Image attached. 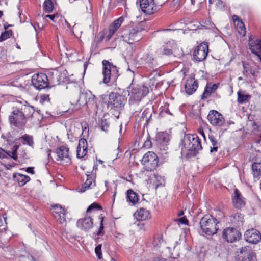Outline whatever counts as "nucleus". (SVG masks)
<instances>
[{
	"label": "nucleus",
	"mask_w": 261,
	"mask_h": 261,
	"mask_svg": "<svg viewBox=\"0 0 261 261\" xmlns=\"http://www.w3.org/2000/svg\"><path fill=\"white\" fill-rule=\"evenodd\" d=\"M76 224L81 230L87 231L92 228L93 222L91 217L89 216L79 219Z\"/></svg>",
	"instance_id": "obj_23"
},
{
	"label": "nucleus",
	"mask_w": 261,
	"mask_h": 261,
	"mask_svg": "<svg viewBox=\"0 0 261 261\" xmlns=\"http://www.w3.org/2000/svg\"><path fill=\"white\" fill-rule=\"evenodd\" d=\"M128 92L130 99L138 101L148 94L149 88L144 85H136L132 83L128 87Z\"/></svg>",
	"instance_id": "obj_4"
},
{
	"label": "nucleus",
	"mask_w": 261,
	"mask_h": 261,
	"mask_svg": "<svg viewBox=\"0 0 261 261\" xmlns=\"http://www.w3.org/2000/svg\"><path fill=\"white\" fill-rule=\"evenodd\" d=\"M219 222L211 215H204L200 220L199 225L200 228L206 234L213 235L219 229Z\"/></svg>",
	"instance_id": "obj_3"
},
{
	"label": "nucleus",
	"mask_w": 261,
	"mask_h": 261,
	"mask_svg": "<svg viewBox=\"0 0 261 261\" xmlns=\"http://www.w3.org/2000/svg\"><path fill=\"white\" fill-rule=\"evenodd\" d=\"M153 261H166V260L163 258L157 257L154 258Z\"/></svg>",
	"instance_id": "obj_56"
},
{
	"label": "nucleus",
	"mask_w": 261,
	"mask_h": 261,
	"mask_svg": "<svg viewBox=\"0 0 261 261\" xmlns=\"http://www.w3.org/2000/svg\"><path fill=\"white\" fill-rule=\"evenodd\" d=\"M151 145H152L151 141L150 139H147L145 141L144 144V147L146 148H150L151 147Z\"/></svg>",
	"instance_id": "obj_52"
},
{
	"label": "nucleus",
	"mask_w": 261,
	"mask_h": 261,
	"mask_svg": "<svg viewBox=\"0 0 261 261\" xmlns=\"http://www.w3.org/2000/svg\"><path fill=\"white\" fill-rule=\"evenodd\" d=\"M232 203L234 206L241 208L245 205V198L242 196L238 189H236L232 196Z\"/></svg>",
	"instance_id": "obj_22"
},
{
	"label": "nucleus",
	"mask_w": 261,
	"mask_h": 261,
	"mask_svg": "<svg viewBox=\"0 0 261 261\" xmlns=\"http://www.w3.org/2000/svg\"><path fill=\"white\" fill-rule=\"evenodd\" d=\"M19 148V146L17 145H14L12 148V151H9L7 154L13 158L15 161L17 160V151Z\"/></svg>",
	"instance_id": "obj_40"
},
{
	"label": "nucleus",
	"mask_w": 261,
	"mask_h": 261,
	"mask_svg": "<svg viewBox=\"0 0 261 261\" xmlns=\"http://www.w3.org/2000/svg\"><path fill=\"white\" fill-rule=\"evenodd\" d=\"M184 214V212L182 211L180 212V213H179L178 214V216H182V215Z\"/></svg>",
	"instance_id": "obj_62"
},
{
	"label": "nucleus",
	"mask_w": 261,
	"mask_h": 261,
	"mask_svg": "<svg viewBox=\"0 0 261 261\" xmlns=\"http://www.w3.org/2000/svg\"><path fill=\"white\" fill-rule=\"evenodd\" d=\"M101 210V206L97 203L94 202L89 206L87 210V213L91 212L93 210Z\"/></svg>",
	"instance_id": "obj_42"
},
{
	"label": "nucleus",
	"mask_w": 261,
	"mask_h": 261,
	"mask_svg": "<svg viewBox=\"0 0 261 261\" xmlns=\"http://www.w3.org/2000/svg\"><path fill=\"white\" fill-rule=\"evenodd\" d=\"M26 171L28 173H31V174H34V168L33 167H28L26 169Z\"/></svg>",
	"instance_id": "obj_54"
},
{
	"label": "nucleus",
	"mask_w": 261,
	"mask_h": 261,
	"mask_svg": "<svg viewBox=\"0 0 261 261\" xmlns=\"http://www.w3.org/2000/svg\"><path fill=\"white\" fill-rule=\"evenodd\" d=\"M160 51L162 55H170L172 54V49L168 44L163 45L160 48Z\"/></svg>",
	"instance_id": "obj_39"
},
{
	"label": "nucleus",
	"mask_w": 261,
	"mask_h": 261,
	"mask_svg": "<svg viewBox=\"0 0 261 261\" xmlns=\"http://www.w3.org/2000/svg\"><path fill=\"white\" fill-rule=\"evenodd\" d=\"M210 123L215 127H221L225 124V120L223 116L216 110H211L207 115Z\"/></svg>",
	"instance_id": "obj_9"
},
{
	"label": "nucleus",
	"mask_w": 261,
	"mask_h": 261,
	"mask_svg": "<svg viewBox=\"0 0 261 261\" xmlns=\"http://www.w3.org/2000/svg\"><path fill=\"white\" fill-rule=\"evenodd\" d=\"M199 133L201 134V135L205 139V136L203 130H199Z\"/></svg>",
	"instance_id": "obj_57"
},
{
	"label": "nucleus",
	"mask_w": 261,
	"mask_h": 261,
	"mask_svg": "<svg viewBox=\"0 0 261 261\" xmlns=\"http://www.w3.org/2000/svg\"><path fill=\"white\" fill-rule=\"evenodd\" d=\"M88 152V144L87 140L84 138L79 140L76 148V156L81 159L84 157Z\"/></svg>",
	"instance_id": "obj_24"
},
{
	"label": "nucleus",
	"mask_w": 261,
	"mask_h": 261,
	"mask_svg": "<svg viewBox=\"0 0 261 261\" xmlns=\"http://www.w3.org/2000/svg\"><path fill=\"white\" fill-rule=\"evenodd\" d=\"M164 243L163 238L161 236L156 237L153 240V244L154 246L160 248Z\"/></svg>",
	"instance_id": "obj_41"
},
{
	"label": "nucleus",
	"mask_w": 261,
	"mask_h": 261,
	"mask_svg": "<svg viewBox=\"0 0 261 261\" xmlns=\"http://www.w3.org/2000/svg\"><path fill=\"white\" fill-rule=\"evenodd\" d=\"M141 163L146 166L148 170L152 171L158 166V158L153 152L148 151L143 155Z\"/></svg>",
	"instance_id": "obj_6"
},
{
	"label": "nucleus",
	"mask_w": 261,
	"mask_h": 261,
	"mask_svg": "<svg viewBox=\"0 0 261 261\" xmlns=\"http://www.w3.org/2000/svg\"><path fill=\"white\" fill-rule=\"evenodd\" d=\"M13 178L14 180L17 182L20 187L23 186L30 180V177L29 176L18 173L13 174Z\"/></svg>",
	"instance_id": "obj_27"
},
{
	"label": "nucleus",
	"mask_w": 261,
	"mask_h": 261,
	"mask_svg": "<svg viewBox=\"0 0 261 261\" xmlns=\"http://www.w3.org/2000/svg\"><path fill=\"white\" fill-rule=\"evenodd\" d=\"M57 15H49L47 14L45 16V18H48L50 19H51L53 21L56 22V20L55 19Z\"/></svg>",
	"instance_id": "obj_53"
},
{
	"label": "nucleus",
	"mask_w": 261,
	"mask_h": 261,
	"mask_svg": "<svg viewBox=\"0 0 261 261\" xmlns=\"http://www.w3.org/2000/svg\"><path fill=\"white\" fill-rule=\"evenodd\" d=\"M51 211L53 213L58 215L59 219L65 220V210L60 205L55 204L51 206Z\"/></svg>",
	"instance_id": "obj_30"
},
{
	"label": "nucleus",
	"mask_w": 261,
	"mask_h": 261,
	"mask_svg": "<svg viewBox=\"0 0 261 261\" xmlns=\"http://www.w3.org/2000/svg\"><path fill=\"white\" fill-rule=\"evenodd\" d=\"M145 29L141 23L133 24L124 27L121 31L117 33L118 38H122L123 41L132 44L135 42H138L142 38V31Z\"/></svg>",
	"instance_id": "obj_1"
},
{
	"label": "nucleus",
	"mask_w": 261,
	"mask_h": 261,
	"mask_svg": "<svg viewBox=\"0 0 261 261\" xmlns=\"http://www.w3.org/2000/svg\"><path fill=\"white\" fill-rule=\"evenodd\" d=\"M241 233L236 228L228 227L223 231L222 237L227 242L233 243L239 240Z\"/></svg>",
	"instance_id": "obj_12"
},
{
	"label": "nucleus",
	"mask_w": 261,
	"mask_h": 261,
	"mask_svg": "<svg viewBox=\"0 0 261 261\" xmlns=\"http://www.w3.org/2000/svg\"><path fill=\"white\" fill-rule=\"evenodd\" d=\"M4 28L5 29V31L3 32H2L1 35H0V42L3 41L7 39L10 37V36L12 34V32L11 30H8L7 27L4 25Z\"/></svg>",
	"instance_id": "obj_38"
},
{
	"label": "nucleus",
	"mask_w": 261,
	"mask_h": 261,
	"mask_svg": "<svg viewBox=\"0 0 261 261\" xmlns=\"http://www.w3.org/2000/svg\"><path fill=\"white\" fill-rule=\"evenodd\" d=\"M254 253L249 246L242 247L236 257L237 261H251Z\"/></svg>",
	"instance_id": "obj_16"
},
{
	"label": "nucleus",
	"mask_w": 261,
	"mask_h": 261,
	"mask_svg": "<svg viewBox=\"0 0 261 261\" xmlns=\"http://www.w3.org/2000/svg\"><path fill=\"white\" fill-rule=\"evenodd\" d=\"M196 3V0H191V3L192 5H195Z\"/></svg>",
	"instance_id": "obj_61"
},
{
	"label": "nucleus",
	"mask_w": 261,
	"mask_h": 261,
	"mask_svg": "<svg viewBox=\"0 0 261 261\" xmlns=\"http://www.w3.org/2000/svg\"><path fill=\"white\" fill-rule=\"evenodd\" d=\"M101 129L102 130H104L105 132L107 131L108 128L109 127V125L106 122V120H102L101 123Z\"/></svg>",
	"instance_id": "obj_49"
},
{
	"label": "nucleus",
	"mask_w": 261,
	"mask_h": 261,
	"mask_svg": "<svg viewBox=\"0 0 261 261\" xmlns=\"http://www.w3.org/2000/svg\"><path fill=\"white\" fill-rule=\"evenodd\" d=\"M208 138L211 141L212 146L211 147V152H217L218 148V143L217 140L213 135H209Z\"/></svg>",
	"instance_id": "obj_34"
},
{
	"label": "nucleus",
	"mask_w": 261,
	"mask_h": 261,
	"mask_svg": "<svg viewBox=\"0 0 261 261\" xmlns=\"http://www.w3.org/2000/svg\"><path fill=\"white\" fill-rule=\"evenodd\" d=\"M233 219H234L233 220V223H235V220H238V223H237V224L238 225H242V223H243V217H242V215H241V214L237 213V214H234V215L233 216Z\"/></svg>",
	"instance_id": "obj_45"
},
{
	"label": "nucleus",
	"mask_w": 261,
	"mask_h": 261,
	"mask_svg": "<svg viewBox=\"0 0 261 261\" xmlns=\"http://www.w3.org/2000/svg\"><path fill=\"white\" fill-rule=\"evenodd\" d=\"M60 74H61L60 73H59V72H57L56 73V75L57 76V81L58 82L60 81V80L58 79V77L60 76ZM58 84H59V82H58Z\"/></svg>",
	"instance_id": "obj_60"
},
{
	"label": "nucleus",
	"mask_w": 261,
	"mask_h": 261,
	"mask_svg": "<svg viewBox=\"0 0 261 261\" xmlns=\"http://www.w3.org/2000/svg\"><path fill=\"white\" fill-rule=\"evenodd\" d=\"M43 10L48 12H51L54 8V5L51 0H45L43 4Z\"/></svg>",
	"instance_id": "obj_36"
},
{
	"label": "nucleus",
	"mask_w": 261,
	"mask_h": 261,
	"mask_svg": "<svg viewBox=\"0 0 261 261\" xmlns=\"http://www.w3.org/2000/svg\"><path fill=\"white\" fill-rule=\"evenodd\" d=\"M99 219H100V226L99 227V229L97 233V235H102L103 233L102 232V230L103 229V217L100 215L99 216Z\"/></svg>",
	"instance_id": "obj_47"
},
{
	"label": "nucleus",
	"mask_w": 261,
	"mask_h": 261,
	"mask_svg": "<svg viewBox=\"0 0 261 261\" xmlns=\"http://www.w3.org/2000/svg\"><path fill=\"white\" fill-rule=\"evenodd\" d=\"M238 80H239V81H241V80H243V78H242V77H239L238 78Z\"/></svg>",
	"instance_id": "obj_64"
},
{
	"label": "nucleus",
	"mask_w": 261,
	"mask_h": 261,
	"mask_svg": "<svg viewBox=\"0 0 261 261\" xmlns=\"http://www.w3.org/2000/svg\"><path fill=\"white\" fill-rule=\"evenodd\" d=\"M219 84H208L205 87L204 91L201 95V98L202 99H206L210 95L215 92V91L218 88Z\"/></svg>",
	"instance_id": "obj_28"
},
{
	"label": "nucleus",
	"mask_w": 261,
	"mask_h": 261,
	"mask_svg": "<svg viewBox=\"0 0 261 261\" xmlns=\"http://www.w3.org/2000/svg\"><path fill=\"white\" fill-rule=\"evenodd\" d=\"M19 139L23 140L24 141L23 144H27L28 146L33 148L34 142L33 137L32 135L24 134L21 136Z\"/></svg>",
	"instance_id": "obj_33"
},
{
	"label": "nucleus",
	"mask_w": 261,
	"mask_h": 261,
	"mask_svg": "<svg viewBox=\"0 0 261 261\" xmlns=\"http://www.w3.org/2000/svg\"><path fill=\"white\" fill-rule=\"evenodd\" d=\"M252 169L254 176L258 177L261 175V163H253L252 166Z\"/></svg>",
	"instance_id": "obj_37"
},
{
	"label": "nucleus",
	"mask_w": 261,
	"mask_h": 261,
	"mask_svg": "<svg viewBox=\"0 0 261 261\" xmlns=\"http://www.w3.org/2000/svg\"><path fill=\"white\" fill-rule=\"evenodd\" d=\"M108 182L107 181H105V184L106 187L108 186Z\"/></svg>",
	"instance_id": "obj_63"
},
{
	"label": "nucleus",
	"mask_w": 261,
	"mask_h": 261,
	"mask_svg": "<svg viewBox=\"0 0 261 261\" xmlns=\"http://www.w3.org/2000/svg\"><path fill=\"white\" fill-rule=\"evenodd\" d=\"M251 96L248 94H244L241 91L238 92V101L239 103H243L247 102Z\"/></svg>",
	"instance_id": "obj_35"
},
{
	"label": "nucleus",
	"mask_w": 261,
	"mask_h": 261,
	"mask_svg": "<svg viewBox=\"0 0 261 261\" xmlns=\"http://www.w3.org/2000/svg\"><path fill=\"white\" fill-rule=\"evenodd\" d=\"M117 3L124 4L125 3L126 0H116Z\"/></svg>",
	"instance_id": "obj_59"
},
{
	"label": "nucleus",
	"mask_w": 261,
	"mask_h": 261,
	"mask_svg": "<svg viewBox=\"0 0 261 261\" xmlns=\"http://www.w3.org/2000/svg\"><path fill=\"white\" fill-rule=\"evenodd\" d=\"M31 82L34 87L38 90L47 88L49 85L47 76L43 73L34 74L32 77Z\"/></svg>",
	"instance_id": "obj_7"
},
{
	"label": "nucleus",
	"mask_w": 261,
	"mask_h": 261,
	"mask_svg": "<svg viewBox=\"0 0 261 261\" xmlns=\"http://www.w3.org/2000/svg\"><path fill=\"white\" fill-rule=\"evenodd\" d=\"M142 11L147 15H151L156 11L154 0H139Z\"/></svg>",
	"instance_id": "obj_19"
},
{
	"label": "nucleus",
	"mask_w": 261,
	"mask_h": 261,
	"mask_svg": "<svg viewBox=\"0 0 261 261\" xmlns=\"http://www.w3.org/2000/svg\"><path fill=\"white\" fill-rule=\"evenodd\" d=\"M10 123L15 127H20L25 123V118L23 113L19 109H14L9 117Z\"/></svg>",
	"instance_id": "obj_8"
},
{
	"label": "nucleus",
	"mask_w": 261,
	"mask_h": 261,
	"mask_svg": "<svg viewBox=\"0 0 261 261\" xmlns=\"http://www.w3.org/2000/svg\"><path fill=\"white\" fill-rule=\"evenodd\" d=\"M248 46L250 51L261 61V40L251 36L248 38Z\"/></svg>",
	"instance_id": "obj_15"
},
{
	"label": "nucleus",
	"mask_w": 261,
	"mask_h": 261,
	"mask_svg": "<svg viewBox=\"0 0 261 261\" xmlns=\"http://www.w3.org/2000/svg\"><path fill=\"white\" fill-rule=\"evenodd\" d=\"M141 63L150 69L156 68L159 64L152 55L149 53H144L140 59Z\"/></svg>",
	"instance_id": "obj_20"
},
{
	"label": "nucleus",
	"mask_w": 261,
	"mask_h": 261,
	"mask_svg": "<svg viewBox=\"0 0 261 261\" xmlns=\"http://www.w3.org/2000/svg\"><path fill=\"white\" fill-rule=\"evenodd\" d=\"M56 160L62 165H67L71 163V158L69 155V148L65 146H60L56 149Z\"/></svg>",
	"instance_id": "obj_10"
},
{
	"label": "nucleus",
	"mask_w": 261,
	"mask_h": 261,
	"mask_svg": "<svg viewBox=\"0 0 261 261\" xmlns=\"http://www.w3.org/2000/svg\"><path fill=\"white\" fill-rule=\"evenodd\" d=\"M101 247H102L101 245L99 244L95 248V253L99 259H101L102 258V252H101Z\"/></svg>",
	"instance_id": "obj_44"
},
{
	"label": "nucleus",
	"mask_w": 261,
	"mask_h": 261,
	"mask_svg": "<svg viewBox=\"0 0 261 261\" xmlns=\"http://www.w3.org/2000/svg\"><path fill=\"white\" fill-rule=\"evenodd\" d=\"M86 103H88L90 105H92L94 106H97V98L94 95H91L89 97L88 101H86Z\"/></svg>",
	"instance_id": "obj_43"
},
{
	"label": "nucleus",
	"mask_w": 261,
	"mask_h": 261,
	"mask_svg": "<svg viewBox=\"0 0 261 261\" xmlns=\"http://www.w3.org/2000/svg\"><path fill=\"white\" fill-rule=\"evenodd\" d=\"M87 180L82 185L81 188L80 189V191L81 192H84L86 190L92 189L95 186V174H91L90 175H87Z\"/></svg>",
	"instance_id": "obj_25"
},
{
	"label": "nucleus",
	"mask_w": 261,
	"mask_h": 261,
	"mask_svg": "<svg viewBox=\"0 0 261 261\" xmlns=\"http://www.w3.org/2000/svg\"><path fill=\"white\" fill-rule=\"evenodd\" d=\"M155 141L158 147L160 150L165 152V154L167 153L168 143L169 141V136L166 132H159L156 135Z\"/></svg>",
	"instance_id": "obj_13"
},
{
	"label": "nucleus",
	"mask_w": 261,
	"mask_h": 261,
	"mask_svg": "<svg viewBox=\"0 0 261 261\" xmlns=\"http://www.w3.org/2000/svg\"><path fill=\"white\" fill-rule=\"evenodd\" d=\"M124 20L123 16H121L118 19L115 20L109 27L108 34L105 37L106 41H109L114 35V34L118 31V29L120 27Z\"/></svg>",
	"instance_id": "obj_17"
},
{
	"label": "nucleus",
	"mask_w": 261,
	"mask_h": 261,
	"mask_svg": "<svg viewBox=\"0 0 261 261\" xmlns=\"http://www.w3.org/2000/svg\"><path fill=\"white\" fill-rule=\"evenodd\" d=\"M109 104L114 108H121L123 107L126 102V98L117 93H111L109 96Z\"/></svg>",
	"instance_id": "obj_11"
},
{
	"label": "nucleus",
	"mask_w": 261,
	"mask_h": 261,
	"mask_svg": "<svg viewBox=\"0 0 261 261\" xmlns=\"http://www.w3.org/2000/svg\"><path fill=\"white\" fill-rule=\"evenodd\" d=\"M198 86L197 81L195 80L193 76L191 75L186 80L185 85V91L188 94L191 95L196 90Z\"/></svg>",
	"instance_id": "obj_21"
},
{
	"label": "nucleus",
	"mask_w": 261,
	"mask_h": 261,
	"mask_svg": "<svg viewBox=\"0 0 261 261\" xmlns=\"http://www.w3.org/2000/svg\"><path fill=\"white\" fill-rule=\"evenodd\" d=\"M243 74L246 79L250 77L251 75L254 77H255V72L250 64L248 63H243Z\"/></svg>",
	"instance_id": "obj_31"
},
{
	"label": "nucleus",
	"mask_w": 261,
	"mask_h": 261,
	"mask_svg": "<svg viewBox=\"0 0 261 261\" xmlns=\"http://www.w3.org/2000/svg\"><path fill=\"white\" fill-rule=\"evenodd\" d=\"M233 19L234 22H236L237 19L239 20L238 17L236 15H234L233 16ZM236 27H237V29L238 30L239 33L240 35H243V36L245 35L246 29H245L244 23L242 21L238 20V22L236 24Z\"/></svg>",
	"instance_id": "obj_32"
},
{
	"label": "nucleus",
	"mask_w": 261,
	"mask_h": 261,
	"mask_svg": "<svg viewBox=\"0 0 261 261\" xmlns=\"http://www.w3.org/2000/svg\"><path fill=\"white\" fill-rule=\"evenodd\" d=\"M102 74L103 75L102 82L109 85L108 83L111 80V72H113V76H114L115 78H117L119 75L118 74V69L116 66L106 60L102 61Z\"/></svg>",
	"instance_id": "obj_5"
},
{
	"label": "nucleus",
	"mask_w": 261,
	"mask_h": 261,
	"mask_svg": "<svg viewBox=\"0 0 261 261\" xmlns=\"http://www.w3.org/2000/svg\"><path fill=\"white\" fill-rule=\"evenodd\" d=\"M82 98L85 99L87 98V93H81L80 95V97L78 98L77 100L76 101L71 102L72 105H76L79 103V105H81V103L80 102V99Z\"/></svg>",
	"instance_id": "obj_48"
},
{
	"label": "nucleus",
	"mask_w": 261,
	"mask_h": 261,
	"mask_svg": "<svg viewBox=\"0 0 261 261\" xmlns=\"http://www.w3.org/2000/svg\"><path fill=\"white\" fill-rule=\"evenodd\" d=\"M176 221H179L182 224H187L188 220L185 217H181L180 219H177L175 220Z\"/></svg>",
	"instance_id": "obj_50"
},
{
	"label": "nucleus",
	"mask_w": 261,
	"mask_h": 261,
	"mask_svg": "<svg viewBox=\"0 0 261 261\" xmlns=\"http://www.w3.org/2000/svg\"><path fill=\"white\" fill-rule=\"evenodd\" d=\"M216 1H218V3H222L221 0H209V3L210 4H213V3H214Z\"/></svg>",
	"instance_id": "obj_58"
},
{
	"label": "nucleus",
	"mask_w": 261,
	"mask_h": 261,
	"mask_svg": "<svg viewBox=\"0 0 261 261\" xmlns=\"http://www.w3.org/2000/svg\"><path fill=\"white\" fill-rule=\"evenodd\" d=\"M134 216L138 221H145L151 219V215L149 211L144 208H139Z\"/></svg>",
	"instance_id": "obj_26"
},
{
	"label": "nucleus",
	"mask_w": 261,
	"mask_h": 261,
	"mask_svg": "<svg viewBox=\"0 0 261 261\" xmlns=\"http://www.w3.org/2000/svg\"><path fill=\"white\" fill-rule=\"evenodd\" d=\"M46 153H47V158H48V159H50V158H51V150L47 149L46 150Z\"/></svg>",
	"instance_id": "obj_55"
},
{
	"label": "nucleus",
	"mask_w": 261,
	"mask_h": 261,
	"mask_svg": "<svg viewBox=\"0 0 261 261\" xmlns=\"http://www.w3.org/2000/svg\"><path fill=\"white\" fill-rule=\"evenodd\" d=\"M244 237L247 242L252 244H257L261 240V233L255 229L247 230L244 234Z\"/></svg>",
	"instance_id": "obj_18"
},
{
	"label": "nucleus",
	"mask_w": 261,
	"mask_h": 261,
	"mask_svg": "<svg viewBox=\"0 0 261 261\" xmlns=\"http://www.w3.org/2000/svg\"><path fill=\"white\" fill-rule=\"evenodd\" d=\"M208 46L207 43H202L199 45L193 53V58L195 60L200 62L205 60L207 57Z\"/></svg>",
	"instance_id": "obj_14"
},
{
	"label": "nucleus",
	"mask_w": 261,
	"mask_h": 261,
	"mask_svg": "<svg viewBox=\"0 0 261 261\" xmlns=\"http://www.w3.org/2000/svg\"><path fill=\"white\" fill-rule=\"evenodd\" d=\"M142 119L145 120L148 123L149 118L151 117V114L147 112L146 110L144 111L142 114Z\"/></svg>",
	"instance_id": "obj_46"
},
{
	"label": "nucleus",
	"mask_w": 261,
	"mask_h": 261,
	"mask_svg": "<svg viewBox=\"0 0 261 261\" xmlns=\"http://www.w3.org/2000/svg\"><path fill=\"white\" fill-rule=\"evenodd\" d=\"M126 200L129 204L134 205L138 202V196L132 189H129L127 191Z\"/></svg>",
	"instance_id": "obj_29"
},
{
	"label": "nucleus",
	"mask_w": 261,
	"mask_h": 261,
	"mask_svg": "<svg viewBox=\"0 0 261 261\" xmlns=\"http://www.w3.org/2000/svg\"><path fill=\"white\" fill-rule=\"evenodd\" d=\"M180 144L182 152L190 151L194 155H196L202 149L201 142L195 135H185Z\"/></svg>",
	"instance_id": "obj_2"
},
{
	"label": "nucleus",
	"mask_w": 261,
	"mask_h": 261,
	"mask_svg": "<svg viewBox=\"0 0 261 261\" xmlns=\"http://www.w3.org/2000/svg\"><path fill=\"white\" fill-rule=\"evenodd\" d=\"M50 100L49 99V96L48 95H47V94H43L41 96V99H40V101L41 102H44V101H49Z\"/></svg>",
	"instance_id": "obj_51"
}]
</instances>
